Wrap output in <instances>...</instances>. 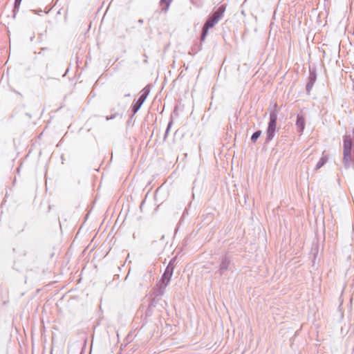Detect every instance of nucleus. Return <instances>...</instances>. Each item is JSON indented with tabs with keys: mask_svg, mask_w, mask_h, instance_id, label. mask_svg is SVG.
<instances>
[{
	"mask_svg": "<svg viewBox=\"0 0 354 354\" xmlns=\"http://www.w3.org/2000/svg\"><path fill=\"white\" fill-rule=\"evenodd\" d=\"M226 5L222 4L208 17L202 28L201 34L200 36V39L201 41H205L208 34L209 29L213 28L223 17Z\"/></svg>",
	"mask_w": 354,
	"mask_h": 354,
	"instance_id": "obj_1",
	"label": "nucleus"
},
{
	"mask_svg": "<svg viewBox=\"0 0 354 354\" xmlns=\"http://www.w3.org/2000/svg\"><path fill=\"white\" fill-rule=\"evenodd\" d=\"M353 147V138L351 135H345L343 137V165L348 169L351 167L354 169V158L352 150Z\"/></svg>",
	"mask_w": 354,
	"mask_h": 354,
	"instance_id": "obj_2",
	"label": "nucleus"
},
{
	"mask_svg": "<svg viewBox=\"0 0 354 354\" xmlns=\"http://www.w3.org/2000/svg\"><path fill=\"white\" fill-rule=\"evenodd\" d=\"M278 113L279 110L277 109V104H275L270 111V118L266 129V138L265 144L269 143L275 136Z\"/></svg>",
	"mask_w": 354,
	"mask_h": 354,
	"instance_id": "obj_3",
	"label": "nucleus"
},
{
	"mask_svg": "<svg viewBox=\"0 0 354 354\" xmlns=\"http://www.w3.org/2000/svg\"><path fill=\"white\" fill-rule=\"evenodd\" d=\"M165 288L158 286V288L156 290H155L154 297L149 304V305L151 306V307L156 308L158 306H160L162 308H165L162 303H164L165 305L167 304L165 301L162 300V297L165 293Z\"/></svg>",
	"mask_w": 354,
	"mask_h": 354,
	"instance_id": "obj_4",
	"label": "nucleus"
},
{
	"mask_svg": "<svg viewBox=\"0 0 354 354\" xmlns=\"http://www.w3.org/2000/svg\"><path fill=\"white\" fill-rule=\"evenodd\" d=\"M173 273L174 269L170 268V266H167L161 277L158 286L165 288L169 283Z\"/></svg>",
	"mask_w": 354,
	"mask_h": 354,
	"instance_id": "obj_5",
	"label": "nucleus"
},
{
	"mask_svg": "<svg viewBox=\"0 0 354 354\" xmlns=\"http://www.w3.org/2000/svg\"><path fill=\"white\" fill-rule=\"evenodd\" d=\"M317 80V72L315 68H309V75L308 77V81L306 85V90L307 94H310L315 82Z\"/></svg>",
	"mask_w": 354,
	"mask_h": 354,
	"instance_id": "obj_6",
	"label": "nucleus"
},
{
	"mask_svg": "<svg viewBox=\"0 0 354 354\" xmlns=\"http://www.w3.org/2000/svg\"><path fill=\"white\" fill-rule=\"evenodd\" d=\"M231 260L227 256H225L221 259L219 268L216 272L221 276L225 274V272L230 269Z\"/></svg>",
	"mask_w": 354,
	"mask_h": 354,
	"instance_id": "obj_7",
	"label": "nucleus"
},
{
	"mask_svg": "<svg viewBox=\"0 0 354 354\" xmlns=\"http://www.w3.org/2000/svg\"><path fill=\"white\" fill-rule=\"evenodd\" d=\"M146 100H145L143 97H141L140 96L138 97L137 101L132 104L131 106L132 115L131 116V118L133 117V115L139 111L143 103L145 102Z\"/></svg>",
	"mask_w": 354,
	"mask_h": 354,
	"instance_id": "obj_8",
	"label": "nucleus"
},
{
	"mask_svg": "<svg viewBox=\"0 0 354 354\" xmlns=\"http://www.w3.org/2000/svg\"><path fill=\"white\" fill-rule=\"evenodd\" d=\"M305 118L304 115L301 114H298L296 120L297 131L301 133L305 129Z\"/></svg>",
	"mask_w": 354,
	"mask_h": 354,
	"instance_id": "obj_9",
	"label": "nucleus"
},
{
	"mask_svg": "<svg viewBox=\"0 0 354 354\" xmlns=\"http://www.w3.org/2000/svg\"><path fill=\"white\" fill-rule=\"evenodd\" d=\"M172 0H160V5L162 7V10L167 12L171 3Z\"/></svg>",
	"mask_w": 354,
	"mask_h": 354,
	"instance_id": "obj_10",
	"label": "nucleus"
},
{
	"mask_svg": "<svg viewBox=\"0 0 354 354\" xmlns=\"http://www.w3.org/2000/svg\"><path fill=\"white\" fill-rule=\"evenodd\" d=\"M328 161V158L326 156H322L315 166V170H318L322 168Z\"/></svg>",
	"mask_w": 354,
	"mask_h": 354,
	"instance_id": "obj_11",
	"label": "nucleus"
},
{
	"mask_svg": "<svg viewBox=\"0 0 354 354\" xmlns=\"http://www.w3.org/2000/svg\"><path fill=\"white\" fill-rule=\"evenodd\" d=\"M262 132L261 130H257L255 132H254L250 138L251 142L253 144H255L257 141V140L260 138Z\"/></svg>",
	"mask_w": 354,
	"mask_h": 354,
	"instance_id": "obj_12",
	"label": "nucleus"
},
{
	"mask_svg": "<svg viewBox=\"0 0 354 354\" xmlns=\"http://www.w3.org/2000/svg\"><path fill=\"white\" fill-rule=\"evenodd\" d=\"M150 93V86L149 85H147L142 91H141V94H140V97H143L145 100L147 99V96L149 95Z\"/></svg>",
	"mask_w": 354,
	"mask_h": 354,
	"instance_id": "obj_13",
	"label": "nucleus"
},
{
	"mask_svg": "<svg viewBox=\"0 0 354 354\" xmlns=\"http://www.w3.org/2000/svg\"><path fill=\"white\" fill-rule=\"evenodd\" d=\"M22 0H15V4H14V8L12 10L13 12V17H15L16 12H19L21 2Z\"/></svg>",
	"mask_w": 354,
	"mask_h": 354,
	"instance_id": "obj_14",
	"label": "nucleus"
},
{
	"mask_svg": "<svg viewBox=\"0 0 354 354\" xmlns=\"http://www.w3.org/2000/svg\"><path fill=\"white\" fill-rule=\"evenodd\" d=\"M153 307H151V306H148L147 309L145 311V319H147L148 317H150L153 313Z\"/></svg>",
	"mask_w": 354,
	"mask_h": 354,
	"instance_id": "obj_15",
	"label": "nucleus"
},
{
	"mask_svg": "<svg viewBox=\"0 0 354 354\" xmlns=\"http://www.w3.org/2000/svg\"><path fill=\"white\" fill-rule=\"evenodd\" d=\"M172 124H173V119L171 118L169 122V123H168V124H167V129L165 130V133L164 138H163L164 140H166V138H167V137L168 136V133H169V132L170 131V129H171Z\"/></svg>",
	"mask_w": 354,
	"mask_h": 354,
	"instance_id": "obj_16",
	"label": "nucleus"
},
{
	"mask_svg": "<svg viewBox=\"0 0 354 354\" xmlns=\"http://www.w3.org/2000/svg\"><path fill=\"white\" fill-rule=\"evenodd\" d=\"M176 260H177V257H173L169 262L167 266H170V268H172V269L174 270V268L176 265Z\"/></svg>",
	"mask_w": 354,
	"mask_h": 354,
	"instance_id": "obj_17",
	"label": "nucleus"
},
{
	"mask_svg": "<svg viewBox=\"0 0 354 354\" xmlns=\"http://www.w3.org/2000/svg\"><path fill=\"white\" fill-rule=\"evenodd\" d=\"M117 115H118V113H115L114 114L111 115L110 116H106V120H113L116 118Z\"/></svg>",
	"mask_w": 354,
	"mask_h": 354,
	"instance_id": "obj_18",
	"label": "nucleus"
},
{
	"mask_svg": "<svg viewBox=\"0 0 354 354\" xmlns=\"http://www.w3.org/2000/svg\"><path fill=\"white\" fill-rule=\"evenodd\" d=\"M202 0H191L193 4L198 6L201 3Z\"/></svg>",
	"mask_w": 354,
	"mask_h": 354,
	"instance_id": "obj_19",
	"label": "nucleus"
},
{
	"mask_svg": "<svg viewBox=\"0 0 354 354\" xmlns=\"http://www.w3.org/2000/svg\"><path fill=\"white\" fill-rule=\"evenodd\" d=\"M138 23H140V24H142V23H143V20H142V19H139V20H138Z\"/></svg>",
	"mask_w": 354,
	"mask_h": 354,
	"instance_id": "obj_20",
	"label": "nucleus"
},
{
	"mask_svg": "<svg viewBox=\"0 0 354 354\" xmlns=\"http://www.w3.org/2000/svg\"><path fill=\"white\" fill-rule=\"evenodd\" d=\"M129 96H130V93H127V94L124 95V97H129Z\"/></svg>",
	"mask_w": 354,
	"mask_h": 354,
	"instance_id": "obj_21",
	"label": "nucleus"
},
{
	"mask_svg": "<svg viewBox=\"0 0 354 354\" xmlns=\"http://www.w3.org/2000/svg\"><path fill=\"white\" fill-rule=\"evenodd\" d=\"M20 167H21V165H19V167L17 168V172H18V173L19 172Z\"/></svg>",
	"mask_w": 354,
	"mask_h": 354,
	"instance_id": "obj_22",
	"label": "nucleus"
},
{
	"mask_svg": "<svg viewBox=\"0 0 354 354\" xmlns=\"http://www.w3.org/2000/svg\"><path fill=\"white\" fill-rule=\"evenodd\" d=\"M14 268L17 270H19V269L18 268L16 267V266L15 265L14 266Z\"/></svg>",
	"mask_w": 354,
	"mask_h": 354,
	"instance_id": "obj_23",
	"label": "nucleus"
}]
</instances>
